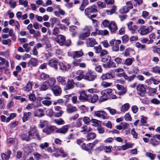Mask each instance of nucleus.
Masks as SVG:
<instances>
[{
    "instance_id": "f257e3e1",
    "label": "nucleus",
    "mask_w": 160,
    "mask_h": 160,
    "mask_svg": "<svg viewBox=\"0 0 160 160\" xmlns=\"http://www.w3.org/2000/svg\"><path fill=\"white\" fill-rule=\"evenodd\" d=\"M112 89L108 88L102 91L101 93L102 95L100 98V100L101 102H103L110 99V95H111Z\"/></svg>"
},
{
    "instance_id": "f03ea898",
    "label": "nucleus",
    "mask_w": 160,
    "mask_h": 160,
    "mask_svg": "<svg viewBox=\"0 0 160 160\" xmlns=\"http://www.w3.org/2000/svg\"><path fill=\"white\" fill-rule=\"evenodd\" d=\"M153 29V27L152 26L147 27L145 25H141L138 30V32L141 35H146L151 32Z\"/></svg>"
},
{
    "instance_id": "7ed1b4c3",
    "label": "nucleus",
    "mask_w": 160,
    "mask_h": 160,
    "mask_svg": "<svg viewBox=\"0 0 160 160\" xmlns=\"http://www.w3.org/2000/svg\"><path fill=\"white\" fill-rule=\"evenodd\" d=\"M0 75L2 74L3 71L4 70L5 72L8 69L6 67H9V63L5 59L0 57Z\"/></svg>"
},
{
    "instance_id": "20e7f679",
    "label": "nucleus",
    "mask_w": 160,
    "mask_h": 160,
    "mask_svg": "<svg viewBox=\"0 0 160 160\" xmlns=\"http://www.w3.org/2000/svg\"><path fill=\"white\" fill-rule=\"evenodd\" d=\"M109 43L110 46L112 47V49L113 51L118 52L119 51V45L121 43L120 40L113 39L110 40Z\"/></svg>"
},
{
    "instance_id": "39448f33",
    "label": "nucleus",
    "mask_w": 160,
    "mask_h": 160,
    "mask_svg": "<svg viewBox=\"0 0 160 160\" xmlns=\"http://www.w3.org/2000/svg\"><path fill=\"white\" fill-rule=\"evenodd\" d=\"M97 77V75L95 72L89 71L85 74L84 79L92 81H94Z\"/></svg>"
},
{
    "instance_id": "423d86ee",
    "label": "nucleus",
    "mask_w": 160,
    "mask_h": 160,
    "mask_svg": "<svg viewBox=\"0 0 160 160\" xmlns=\"http://www.w3.org/2000/svg\"><path fill=\"white\" fill-rule=\"evenodd\" d=\"M93 115L103 119H107L109 118V116L105 112L102 110L94 111L93 112Z\"/></svg>"
},
{
    "instance_id": "0eeeda50",
    "label": "nucleus",
    "mask_w": 160,
    "mask_h": 160,
    "mask_svg": "<svg viewBox=\"0 0 160 160\" xmlns=\"http://www.w3.org/2000/svg\"><path fill=\"white\" fill-rule=\"evenodd\" d=\"M97 12V7L95 5H93L87 8L85 10V14L87 16H89L92 13L96 12Z\"/></svg>"
},
{
    "instance_id": "6e6552de",
    "label": "nucleus",
    "mask_w": 160,
    "mask_h": 160,
    "mask_svg": "<svg viewBox=\"0 0 160 160\" xmlns=\"http://www.w3.org/2000/svg\"><path fill=\"white\" fill-rule=\"evenodd\" d=\"M51 90L54 95L56 96H60L62 92L61 87L57 85H54V86L51 88Z\"/></svg>"
},
{
    "instance_id": "1a4fd4ad",
    "label": "nucleus",
    "mask_w": 160,
    "mask_h": 160,
    "mask_svg": "<svg viewBox=\"0 0 160 160\" xmlns=\"http://www.w3.org/2000/svg\"><path fill=\"white\" fill-rule=\"evenodd\" d=\"M137 89L138 91V94L140 96L143 97L146 93V88L142 84H139L137 86Z\"/></svg>"
},
{
    "instance_id": "9d476101",
    "label": "nucleus",
    "mask_w": 160,
    "mask_h": 160,
    "mask_svg": "<svg viewBox=\"0 0 160 160\" xmlns=\"http://www.w3.org/2000/svg\"><path fill=\"white\" fill-rule=\"evenodd\" d=\"M75 78L78 81L81 80L82 78L84 79L85 75L84 74L82 70L77 71L74 75Z\"/></svg>"
},
{
    "instance_id": "9b49d317",
    "label": "nucleus",
    "mask_w": 160,
    "mask_h": 160,
    "mask_svg": "<svg viewBox=\"0 0 160 160\" xmlns=\"http://www.w3.org/2000/svg\"><path fill=\"white\" fill-rule=\"evenodd\" d=\"M132 24L133 22H130L127 23V25L132 34H133L135 33L136 30L138 29V27L136 25L132 26Z\"/></svg>"
},
{
    "instance_id": "f8f14e48",
    "label": "nucleus",
    "mask_w": 160,
    "mask_h": 160,
    "mask_svg": "<svg viewBox=\"0 0 160 160\" xmlns=\"http://www.w3.org/2000/svg\"><path fill=\"white\" fill-rule=\"evenodd\" d=\"M66 111L68 113H71L78 111L76 107L73 106L70 104H68L66 105Z\"/></svg>"
},
{
    "instance_id": "ddd939ff",
    "label": "nucleus",
    "mask_w": 160,
    "mask_h": 160,
    "mask_svg": "<svg viewBox=\"0 0 160 160\" xmlns=\"http://www.w3.org/2000/svg\"><path fill=\"white\" fill-rule=\"evenodd\" d=\"M86 43L88 47H93L95 45L97 44V42L95 39L89 38L86 40Z\"/></svg>"
},
{
    "instance_id": "4468645a",
    "label": "nucleus",
    "mask_w": 160,
    "mask_h": 160,
    "mask_svg": "<svg viewBox=\"0 0 160 160\" xmlns=\"http://www.w3.org/2000/svg\"><path fill=\"white\" fill-rule=\"evenodd\" d=\"M116 87L120 91L118 93L119 95H123L126 93L127 90L122 85L118 84L116 85Z\"/></svg>"
},
{
    "instance_id": "2eb2a0df",
    "label": "nucleus",
    "mask_w": 160,
    "mask_h": 160,
    "mask_svg": "<svg viewBox=\"0 0 160 160\" xmlns=\"http://www.w3.org/2000/svg\"><path fill=\"white\" fill-rule=\"evenodd\" d=\"M98 98L97 94L92 95L91 94H88V101L92 103L96 102L98 99Z\"/></svg>"
},
{
    "instance_id": "dca6fc26",
    "label": "nucleus",
    "mask_w": 160,
    "mask_h": 160,
    "mask_svg": "<svg viewBox=\"0 0 160 160\" xmlns=\"http://www.w3.org/2000/svg\"><path fill=\"white\" fill-rule=\"evenodd\" d=\"M108 28L111 32H115L118 30L117 25L115 22L111 21Z\"/></svg>"
},
{
    "instance_id": "f3484780",
    "label": "nucleus",
    "mask_w": 160,
    "mask_h": 160,
    "mask_svg": "<svg viewBox=\"0 0 160 160\" xmlns=\"http://www.w3.org/2000/svg\"><path fill=\"white\" fill-rule=\"evenodd\" d=\"M34 116L38 118H41L44 116V111L41 108H38L35 110L34 112Z\"/></svg>"
},
{
    "instance_id": "a211bd4d",
    "label": "nucleus",
    "mask_w": 160,
    "mask_h": 160,
    "mask_svg": "<svg viewBox=\"0 0 160 160\" xmlns=\"http://www.w3.org/2000/svg\"><path fill=\"white\" fill-rule=\"evenodd\" d=\"M58 62L55 59L50 60L48 62V65L51 67L54 68L56 70H58Z\"/></svg>"
},
{
    "instance_id": "6ab92c4d",
    "label": "nucleus",
    "mask_w": 160,
    "mask_h": 160,
    "mask_svg": "<svg viewBox=\"0 0 160 160\" xmlns=\"http://www.w3.org/2000/svg\"><path fill=\"white\" fill-rule=\"evenodd\" d=\"M57 80L59 84L64 86L67 83L66 78L64 77L59 76L57 78Z\"/></svg>"
},
{
    "instance_id": "aec40b11",
    "label": "nucleus",
    "mask_w": 160,
    "mask_h": 160,
    "mask_svg": "<svg viewBox=\"0 0 160 160\" xmlns=\"http://www.w3.org/2000/svg\"><path fill=\"white\" fill-rule=\"evenodd\" d=\"M65 38L64 37L61 35H58L56 41L60 46H63L65 42Z\"/></svg>"
},
{
    "instance_id": "412c9836",
    "label": "nucleus",
    "mask_w": 160,
    "mask_h": 160,
    "mask_svg": "<svg viewBox=\"0 0 160 160\" xmlns=\"http://www.w3.org/2000/svg\"><path fill=\"white\" fill-rule=\"evenodd\" d=\"M68 130V126L65 125L60 128H58V129L56 131V133L64 134L67 132Z\"/></svg>"
},
{
    "instance_id": "4be33fe9",
    "label": "nucleus",
    "mask_w": 160,
    "mask_h": 160,
    "mask_svg": "<svg viewBox=\"0 0 160 160\" xmlns=\"http://www.w3.org/2000/svg\"><path fill=\"white\" fill-rule=\"evenodd\" d=\"M39 89L41 91H45L48 89L49 87L48 85L47 81L43 82L39 86Z\"/></svg>"
},
{
    "instance_id": "5701e85b",
    "label": "nucleus",
    "mask_w": 160,
    "mask_h": 160,
    "mask_svg": "<svg viewBox=\"0 0 160 160\" xmlns=\"http://www.w3.org/2000/svg\"><path fill=\"white\" fill-rule=\"evenodd\" d=\"M79 99L83 101H88V94H87L85 91H82L80 93Z\"/></svg>"
},
{
    "instance_id": "b1692460",
    "label": "nucleus",
    "mask_w": 160,
    "mask_h": 160,
    "mask_svg": "<svg viewBox=\"0 0 160 160\" xmlns=\"http://www.w3.org/2000/svg\"><path fill=\"white\" fill-rule=\"evenodd\" d=\"M47 81L49 87L51 88L55 85L56 82V80L54 78H50Z\"/></svg>"
},
{
    "instance_id": "393cba45",
    "label": "nucleus",
    "mask_w": 160,
    "mask_h": 160,
    "mask_svg": "<svg viewBox=\"0 0 160 160\" xmlns=\"http://www.w3.org/2000/svg\"><path fill=\"white\" fill-rule=\"evenodd\" d=\"M37 131L38 130L35 126L31 127L29 131L28 132V135L35 138L34 135Z\"/></svg>"
},
{
    "instance_id": "a878e982",
    "label": "nucleus",
    "mask_w": 160,
    "mask_h": 160,
    "mask_svg": "<svg viewBox=\"0 0 160 160\" xmlns=\"http://www.w3.org/2000/svg\"><path fill=\"white\" fill-rule=\"evenodd\" d=\"M74 82L72 79L68 81V84L66 85L64 87V89L67 90L73 88L74 87Z\"/></svg>"
},
{
    "instance_id": "bb28decb",
    "label": "nucleus",
    "mask_w": 160,
    "mask_h": 160,
    "mask_svg": "<svg viewBox=\"0 0 160 160\" xmlns=\"http://www.w3.org/2000/svg\"><path fill=\"white\" fill-rule=\"evenodd\" d=\"M29 65L33 67L36 66L38 64V60L37 58H32L28 62Z\"/></svg>"
},
{
    "instance_id": "cd10ccee",
    "label": "nucleus",
    "mask_w": 160,
    "mask_h": 160,
    "mask_svg": "<svg viewBox=\"0 0 160 160\" xmlns=\"http://www.w3.org/2000/svg\"><path fill=\"white\" fill-rule=\"evenodd\" d=\"M54 151L56 152H60L62 154V156L63 157H65L67 156V154L62 149V148H55L54 146L53 147Z\"/></svg>"
},
{
    "instance_id": "c85d7f7f",
    "label": "nucleus",
    "mask_w": 160,
    "mask_h": 160,
    "mask_svg": "<svg viewBox=\"0 0 160 160\" xmlns=\"http://www.w3.org/2000/svg\"><path fill=\"white\" fill-rule=\"evenodd\" d=\"M92 129L89 127L84 125L81 128L80 132H88L92 131Z\"/></svg>"
},
{
    "instance_id": "c756f323",
    "label": "nucleus",
    "mask_w": 160,
    "mask_h": 160,
    "mask_svg": "<svg viewBox=\"0 0 160 160\" xmlns=\"http://www.w3.org/2000/svg\"><path fill=\"white\" fill-rule=\"evenodd\" d=\"M96 137V134L93 132H90L88 133L86 136L85 140H86L89 141L91 139H94Z\"/></svg>"
},
{
    "instance_id": "7c9ffc66",
    "label": "nucleus",
    "mask_w": 160,
    "mask_h": 160,
    "mask_svg": "<svg viewBox=\"0 0 160 160\" xmlns=\"http://www.w3.org/2000/svg\"><path fill=\"white\" fill-rule=\"evenodd\" d=\"M103 65L106 68H114L116 67L115 63L110 61V60L108 61L107 64H104Z\"/></svg>"
},
{
    "instance_id": "2f4dec72",
    "label": "nucleus",
    "mask_w": 160,
    "mask_h": 160,
    "mask_svg": "<svg viewBox=\"0 0 160 160\" xmlns=\"http://www.w3.org/2000/svg\"><path fill=\"white\" fill-rule=\"evenodd\" d=\"M32 87V82H28L27 83L26 87L23 88V89L24 91L29 92L31 89Z\"/></svg>"
},
{
    "instance_id": "473e14b6",
    "label": "nucleus",
    "mask_w": 160,
    "mask_h": 160,
    "mask_svg": "<svg viewBox=\"0 0 160 160\" xmlns=\"http://www.w3.org/2000/svg\"><path fill=\"white\" fill-rule=\"evenodd\" d=\"M83 54L82 52L80 50L75 52L73 54V58H79L82 56Z\"/></svg>"
},
{
    "instance_id": "72a5a7b5",
    "label": "nucleus",
    "mask_w": 160,
    "mask_h": 160,
    "mask_svg": "<svg viewBox=\"0 0 160 160\" xmlns=\"http://www.w3.org/2000/svg\"><path fill=\"white\" fill-rule=\"evenodd\" d=\"M129 104L126 103L122 106L121 107V110L122 112H125L129 109Z\"/></svg>"
},
{
    "instance_id": "f704fd0d",
    "label": "nucleus",
    "mask_w": 160,
    "mask_h": 160,
    "mask_svg": "<svg viewBox=\"0 0 160 160\" xmlns=\"http://www.w3.org/2000/svg\"><path fill=\"white\" fill-rule=\"evenodd\" d=\"M131 9L127 6H125L122 7L119 10V12L121 13H126L129 11V10Z\"/></svg>"
},
{
    "instance_id": "c9c22d12",
    "label": "nucleus",
    "mask_w": 160,
    "mask_h": 160,
    "mask_svg": "<svg viewBox=\"0 0 160 160\" xmlns=\"http://www.w3.org/2000/svg\"><path fill=\"white\" fill-rule=\"evenodd\" d=\"M53 122L58 125H63L65 124V122L61 118L58 119H55L53 120Z\"/></svg>"
},
{
    "instance_id": "e433bc0d",
    "label": "nucleus",
    "mask_w": 160,
    "mask_h": 160,
    "mask_svg": "<svg viewBox=\"0 0 160 160\" xmlns=\"http://www.w3.org/2000/svg\"><path fill=\"white\" fill-rule=\"evenodd\" d=\"M59 65L60 66V69L62 71L68 70L70 68V66L69 65H68L67 67H66V66L62 63H59Z\"/></svg>"
},
{
    "instance_id": "4c0bfd02",
    "label": "nucleus",
    "mask_w": 160,
    "mask_h": 160,
    "mask_svg": "<svg viewBox=\"0 0 160 160\" xmlns=\"http://www.w3.org/2000/svg\"><path fill=\"white\" fill-rule=\"evenodd\" d=\"M151 71L155 73L160 74V67L158 66L153 67L151 69Z\"/></svg>"
},
{
    "instance_id": "58836bf2",
    "label": "nucleus",
    "mask_w": 160,
    "mask_h": 160,
    "mask_svg": "<svg viewBox=\"0 0 160 160\" xmlns=\"http://www.w3.org/2000/svg\"><path fill=\"white\" fill-rule=\"evenodd\" d=\"M133 60L134 59L133 58H128L125 60L124 64L127 66L130 65L132 64Z\"/></svg>"
},
{
    "instance_id": "ea45409f",
    "label": "nucleus",
    "mask_w": 160,
    "mask_h": 160,
    "mask_svg": "<svg viewBox=\"0 0 160 160\" xmlns=\"http://www.w3.org/2000/svg\"><path fill=\"white\" fill-rule=\"evenodd\" d=\"M90 34L89 31H88L80 35L79 36V38L82 40H83L86 37H88Z\"/></svg>"
},
{
    "instance_id": "a19ab883",
    "label": "nucleus",
    "mask_w": 160,
    "mask_h": 160,
    "mask_svg": "<svg viewBox=\"0 0 160 160\" xmlns=\"http://www.w3.org/2000/svg\"><path fill=\"white\" fill-rule=\"evenodd\" d=\"M42 103L45 106H49L52 103V101L48 100H44L42 101Z\"/></svg>"
},
{
    "instance_id": "79ce46f5",
    "label": "nucleus",
    "mask_w": 160,
    "mask_h": 160,
    "mask_svg": "<svg viewBox=\"0 0 160 160\" xmlns=\"http://www.w3.org/2000/svg\"><path fill=\"white\" fill-rule=\"evenodd\" d=\"M132 145L131 144L127 143L122 146L121 148L122 150H125L130 148H132Z\"/></svg>"
},
{
    "instance_id": "37998d69",
    "label": "nucleus",
    "mask_w": 160,
    "mask_h": 160,
    "mask_svg": "<svg viewBox=\"0 0 160 160\" xmlns=\"http://www.w3.org/2000/svg\"><path fill=\"white\" fill-rule=\"evenodd\" d=\"M49 146V144L47 142L40 144L39 145V147L41 149L45 150Z\"/></svg>"
},
{
    "instance_id": "c03bdc74",
    "label": "nucleus",
    "mask_w": 160,
    "mask_h": 160,
    "mask_svg": "<svg viewBox=\"0 0 160 160\" xmlns=\"http://www.w3.org/2000/svg\"><path fill=\"white\" fill-rule=\"evenodd\" d=\"M19 2L20 4L23 5L25 8L28 6V2L27 0H19Z\"/></svg>"
},
{
    "instance_id": "a18cd8bd",
    "label": "nucleus",
    "mask_w": 160,
    "mask_h": 160,
    "mask_svg": "<svg viewBox=\"0 0 160 160\" xmlns=\"http://www.w3.org/2000/svg\"><path fill=\"white\" fill-rule=\"evenodd\" d=\"M146 155L147 157L149 158L151 160H154L156 156L155 154H153L151 152H146Z\"/></svg>"
},
{
    "instance_id": "49530a36",
    "label": "nucleus",
    "mask_w": 160,
    "mask_h": 160,
    "mask_svg": "<svg viewBox=\"0 0 160 160\" xmlns=\"http://www.w3.org/2000/svg\"><path fill=\"white\" fill-rule=\"evenodd\" d=\"M112 147L111 146H104L103 147V149L105 150V152L106 153H109L111 152L112 151Z\"/></svg>"
},
{
    "instance_id": "de8ad7c7",
    "label": "nucleus",
    "mask_w": 160,
    "mask_h": 160,
    "mask_svg": "<svg viewBox=\"0 0 160 160\" xmlns=\"http://www.w3.org/2000/svg\"><path fill=\"white\" fill-rule=\"evenodd\" d=\"M79 108L81 111L82 113H84L88 111V108L84 105H82L79 107Z\"/></svg>"
},
{
    "instance_id": "09e8293b",
    "label": "nucleus",
    "mask_w": 160,
    "mask_h": 160,
    "mask_svg": "<svg viewBox=\"0 0 160 160\" xmlns=\"http://www.w3.org/2000/svg\"><path fill=\"white\" fill-rule=\"evenodd\" d=\"M21 137L23 140H25L27 141H28L30 140V138L29 136H27V135L25 134H22L21 135Z\"/></svg>"
},
{
    "instance_id": "8fccbe9b",
    "label": "nucleus",
    "mask_w": 160,
    "mask_h": 160,
    "mask_svg": "<svg viewBox=\"0 0 160 160\" xmlns=\"http://www.w3.org/2000/svg\"><path fill=\"white\" fill-rule=\"evenodd\" d=\"M111 59V58L109 56H106L102 57V61L103 62H108Z\"/></svg>"
},
{
    "instance_id": "3c124183",
    "label": "nucleus",
    "mask_w": 160,
    "mask_h": 160,
    "mask_svg": "<svg viewBox=\"0 0 160 160\" xmlns=\"http://www.w3.org/2000/svg\"><path fill=\"white\" fill-rule=\"evenodd\" d=\"M152 51L154 53H157L158 54H160V48H158L156 46H154L152 47Z\"/></svg>"
},
{
    "instance_id": "603ef678",
    "label": "nucleus",
    "mask_w": 160,
    "mask_h": 160,
    "mask_svg": "<svg viewBox=\"0 0 160 160\" xmlns=\"http://www.w3.org/2000/svg\"><path fill=\"white\" fill-rule=\"evenodd\" d=\"M48 127H49V129L51 131V133L54 132L56 133V131L58 129V128L56 127L55 126H51Z\"/></svg>"
},
{
    "instance_id": "864d4df0",
    "label": "nucleus",
    "mask_w": 160,
    "mask_h": 160,
    "mask_svg": "<svg viewBox=\"0 0 160 160\" xmlns=\"http://www.w3.org/2000/svg\"><path fill=\"white\" fill-rule=\"evenodd\" d=\"M33 155L36 160L41 159V154L38 152H35L33 153Z\"/></svg>"
},
{
    "instance_id": "5fc2aeb1",
    "label": "nucleus",
    "mask_w": 160,
    "mask_h": 160,
    "mask_svg": "<svg viewBox=\"0 0 160 160\" xmlns=\"http://www.w3.org/2000/svg\"><path fill=\"white\" fill-rule=\"evenodd\" d=\"M28 43H26L23 44L22 45L23 47L25 49V51L27 52H28L31 49L30 47L28 46Z\"/></svg>"
},
{
    "instance_id": "6e6d98bb",
    "label": "nucleus",
    "mask_w": 160,
    "mask_h": 160,
    "mask_svg": "<svg viewBox=\"0 0 160 160\" xmlns=\"http://www.w3.org/2000/svg\"><path fill=\"white\" fill-rule=\"evenodd\" d=\"M112 83L108 82H103L101 84V85L105 88L110 86L112 85Z\"/></svg>"
},
{
    "instance_id": "4d7b16f0",
    "label": "nucleus",
    "mask_w": 160,
    "mask_h": 160,
    "mask_svg": "<svg viewBox=\"0 0 160 160\" xmlns=\"http://www.w3.org/2000/svg\"><path fill=\"white\" fill-rule=\"evenodd\" d=\"M105 74L107 79H110L113 78L114 77L112 73L110 72H109L106 73Z\"/></svg>"
},
{
    "instance_id": "13d9d810",
    "label": "nucleus",
    "mask_w": 160,
    "mask_h": 160,
    "mask_svg": "<svg viewBox=\"0 0 160 160\" xmlns=\"http://www.w3.org/2000/svg\"><path fill=\"white\" fill-rule=\"evenodd\" d=\"M110 24V22H109L107 20H105L102 22V24L104 27L108 28Z\"/></svg>"
},
{
    "instance_id": "bf43d9fd",
    "label": "nucleus",
    "mask_w": 160,
    "mask_h": 160,
    "mask_svg": "<svg viewBox=\"0 0 160 160\" xmlns=\"http://www.w3.org/2000/svg\"><path fill=\"white\" fill-rule=\"evenodd\" d=\"M149 15V13L146 11H144L142 12V15L144 18L149 19V18L148 17Z\"/></svg>"
},
{
    "instance_id": "052dcab7",
    "label": "nucleus",
    "mask_w": 160,
    "mask_h": 160,
    "mask_svg": "<svg viewBox=\"0 0 160 160\" xmlns=\"http://www.w3.org/2000/svg\"><path fill=\"white\" fill-rule=\"evenodd\" d=\"M114 140V138L112 137H109L104 141V142L105 143H111Z\"/></svg>"
},
{
    "instance_id": "680f3d73",
    "label": "nucleus",
    "mask_w": 160,
    "mask_h": 160,
    "mask_svg": "<svg viewBox=\"0 0 160 160\" xmlns=\"http://www.w3.org/2000/svg\"><path fill=\"white\" fill-rule=\"evenodd\" d=\"M150 142L153 146L157 145L159 144V142L156 139L152 138L151 139Z\"/></svg>"
},
{
    "instance_id": "e2e57ef3",
    "label": "nucleus",
    "mask_w": 160,
    "mask_h": 160,
    "mask_svg": "<svg viewBox=\"0 0 160 160\" xmlns=\"http://www.w3.org/2000/svg\"><path fill=\"white\" fill-rule=\"evenodd\" d=\"M23 150L26 154H28L32 152V150L30 149V148L28 146H27L23 148Z\"/></svg>"
},
{
    "instance_id": "0e129e2a",
    "label": "nucleus",
    "mask_w": 160,
    "mask_h": 160,
    "mask_svg": "<svg viewBox=\"0 0 160 160\" xmlns=\"http://www.w3.org/2000/svg\"><path fill=\"white\" fill-rule=\"evenodd\" d=\"M95 50V52L97 53H99L100 52L102 49V48L100 45L98 46L95 47L94 48Z\"/></svg>"
},
{
    "instance_id": "69168bd1",
    "label": "nucleus",
    "mask_w": 160,
    "mask_h": 160,
    "mask_svg": "<svg viewBox=\"0 0 160 160\" xmlns=\"http://www.w3.org/2000/svg\"><path fill=\"white\" fill-rule=\"evenodd\" d=\"M81 61V60L80 59H75L73 61L72 63L74 66H77L79 65Z\"/></svg>"
},
{
    "instance_id": "338daca9",
    "label": "nucleus",
    "mask_w": 160,
    "mask_h": 160,
    "mask_svg": "<svg viewBox=\"0 0 160 160\" xmlns=\"http://www.w3.org/2000/svg\"><path fill=\"white\" fill-rule=\"evenodd\" d=\"M97 130L98 131V132L100 134L104 133L105 131L104 128L102 127L101 126L98 127Z\"/></svg>"
},
{
    "instance_id": "774afa93",
    "label": "nucleus",
    "mask_w": 160,
    "mask_h": 160,
    "mask_svg": "<svg viewBox=\"0 0 160 160\" xmlns=\"http://www.w3.org/2000/svg\"><path fill=\"white\" fill-rule=\"evenodd\" d=\"M1 157L2 160H8L10 158L7 155L3 153H1Z\"/></svg>"
}]
</instances>
